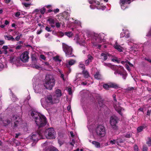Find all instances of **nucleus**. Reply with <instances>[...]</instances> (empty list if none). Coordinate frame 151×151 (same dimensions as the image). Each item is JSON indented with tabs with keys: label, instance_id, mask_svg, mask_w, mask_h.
<instances>
[{
	"label": "nucleus",
	"instance_id": "1a4fd4ad",
	"mask_svg": "<svg viewBox=\"0 0 151 151\" xmlns=\"http://www.w3.org/2000/svg\"><path fill=\"white\" fill-rule=\"evenodd\" d=\"M102 34H95L93 40V44L94 46L97 47V48H100L101 47V45L99 44L102 42L103 38Z\"/></svg>",
	"mask_w": 151,
	"mask_h": 151
},
{
	"label": "nucleus",
	"instance_id": "774afa93",
	"mask_svg": "<svg viewBox=\"0 0 151 151\" xmlns=\"http://www.w3.org/2000/svg\"><path fill=\"white\" fill-rule=\"evenodd\" d=\"M150 110H148L147 111V115L148 116H150Z\"/></svg>",
	"mask_w": 151,
	"mask_h": 151
},
{
	"label": "nucleus",
	"instance_id": "a211bd4d",
	"mask_svg": "<svg viewBox=\"0 0 151 151\" xmlns=\"http://www.w3.org/2000/svg\"><path fill=\"white\" fill-rule=\"evenodd\" d=\"M29 57L27 52H24L20 56V59L23 62H27L28 60Z\"/></svg>",
	"mask_w": 151,
	"mask_h": 151
},
{
	"label": "nucleus",
	"instance_id": "f3484780",
	"mask_svg": "<svg viewBox=\"0 0 151 151\" xmlns=\"http://www.w3.org/2000/svg\"><path fill=\"white\" fill-rule=\"evenodd\" d=\"M103 87L106 90H108L110 88H116L118 87V86L115 83H108V84H104L103 85Z\"/></svg>",
	"mask_w": 151,
	"mask_h": 151
},
{
	"label": "nucleus",
	"instance_id": "3c124183",
	"mask_svg": "<svg viewBox=\"0 0 151 151\" xmlns=\"http://www.w3.org/2000/svg\"><path fill=\"white\" fill-rule=\"evenodd\" d=\"M45 29L48 32H50L52 31L51 28L48 27V26H46L45 27Z\"/></svg>",
	"mask_w": 151,
	"mask_h": 151
},
{
	"label": "nucleus",
	"instance_id": "58836bf2",
	"mask_svg": "<svg viewBox=\"0 0 151 151\" xmlns=\"http://www.w3.org/2000/svg\"><path fill=\"white\" fill-rule=\"evenodd\" d=\"M73 23L75 24H77L78 26H80L81 25V23L80 22L77 20H75L74 22H73Z\"/></svg>",
	"mask_w": 151,
	"mask_h": 151
},
{
	"label": "nucleus",
	"instance_id": "2eb2a0df",
	"mask_svg": "<svg viewBox=\"0 0 151 151\" xmlns=\"http://www.w3.org/2000/svg\"><path fill=\"white\" fill-rule=\"evenodd\" d=\"M63 48L67 56L69 57L72 56V49L70 46H69L64 43H63Z\"/></svg>",
	"mask_w": 151,
	"mask_h": 151
},
{
	"label": "nucleus",
	"instance_id": "cd10ccee",
	"mask_svg": "<svg viewBox=\"0 0 151 151\" xmlns=\"http://www.w3.org/2000/svg\"><path fill=\"white\" fill-rule=\"evenodd\" d=\"M4 38L6 40H11L12 41H15V39L11 35L9 36L5 35L4 36Z\"/></svg>",
	"mask_w": 151,
	"mask_h": 151
},
{
	"label": "nucleus",
	"instance_id": "8fccbe9b",
	"mask_svg": "<svg viewBox=\"0 0 151 151\" xmlns=\"http://www.w3.org/2000/svg\"><path fill=\"white\" fill-rule=\"evenodd\" d=\"M79 68H82L83 70L85 68V66L82 63H80L79 64Z\"/></svg>",
	"mask_w": 151,
	"mask_h": 151
},
{
	"label": "nucleus",
	"instance_id": "ddd939ff",
	"mask_svg": "<svg viewBox=\"0 0 151 151\" xmlns=\"http://www.w3.org/2000/svg\"><path fill=\"white\" fill-rule=\"evenodd\" d=\"M12 121L14 122V127L15 128H17L19 129L22 127L23 124L20 117L14 116L12 117Z\"/></svg>",
	"mask_w": 151,
	"mask_h": 151
},
{
	"label": "nucleus",
	"instance_id": "4d7b16f0",
	"mask_svg": "<svg viewBox=\"0 0 151 151\" xmlns=\"http://www.w3.org/2000/svg\"><path fill=\"white\" fill-rule=\"evenodd\" d=\"M32 60L33 61V62H35L37 60L36 58L35 57L32 56Z\"/></svg>",
	"mask_w": 151,
	"mask_h": 151
},
{
	"label": "nucleus",
	"instance_id": "4be33fe9",
	"mask_svg": "<svg viewBox=\"0 0 151 151\" xmlns=\"http://www.w3.org/2000/svg\"><path fill=\"white\" fill-rule=\"evenodd\" d=\"M134 41V40L132 39H129L127 40V42L128 44L131 46V47H130L131 50H134V47H135V46L136 45H133Z\"/></svg>",
	"mask_w": 151,
	"mask_h": 151
},
{
	"label": "nucleus",
	"instance_id": "c85d7f7f",
	"mask_svg": "<svg viewBox=\"0 0 151 151\" xmlns=\"http://www.w3.org/2000/svg\"><path fill=\"white\" fill-rule=\"evenodd\" d=\"M0 122L1 123L4 124L5 126H6V125L10 123V121L9 120H8V119L6 120L5 121L4 120H3L2 119V118H0Z\"/></svg>",
	"mask_w": 151,
	"mask_h": 151
},
{
	"label": "nucleus",
	"instance_id": "bf43d9fd",
	"mask_svg": "<svg viewBox=\"0 0 151 151\" xmlns=\"http://www.w3.org/2000/svg\"><path fill=\"white\" fill-rule=\"evenodd\" d=\"M59 9H58L57 8L56 9H54L53 10V12L55 13H57L59 12Z\"/></svg>",
	"mask_w": 151,
	"mask_h": 151
},
{
	"label": "nucleus",
	"instance_id": "603ef678",
	"mask_svg": "<svg viewBox=\"0 0 151 151\" xmlns=\"http://www.w3.org/2000/svg\"><path fill=\"white\" fill-rule=\"evenodd\" d=\"M121 63L123 64L124 63H128V64H129V65L130 66H131V67H132L133 66V65L132 64H131V63H130V62H128V63H126L124 61H121Z\"/></svg>",
	"mask_w": 151,
	"mask_h": 151
},
{
	"label": "nucleus",
	"instance_id": "f03ea898",
	"mask_svg": "<svg viewBox=\"0 0 151 151\" xmlns=\"http://www.w3.org/2000/svg\"><path fill=\"white\" fill-rule=\"evenodd\" d=\"M29 114L30 118L35 120L36 124L39 128L46 125L47 120L45 117L35 110L32 109L30 111Z\"/></svg>",
	"mask_w": 151,
	"mask_h": 151
},
{
	"label": "nucleus",
	"instance_id": "de8ad7c7",
	"mask_svg": "<svg viewBox=\"0 0 151 151\" xmlns=\"http://www.w3.org/2000/svg\"><path fill=\"white\" fill-rule=\"evenodd\" d=\"M46 9L45 8H42L40 9V12L42 14H44L45 12Z\"/></svg>",
	"mask_w": 151,
	"mask_h": 151
},
{
	"label": "nucleus",
	"instance_id": "e2e57ef3",
	"mask_svg": "<svg viewBox=\"0 0 151 151\" xmlns=\"http://www.w3.org/2000/svg\"><path fill=\"white\" fill-rule=\"evenodd\" d=\"M4 43V40H0V45H1Z\"/></svg>",
	"mask_w": 151,
	"mask_h": 151
},
{
	"label": "nucleus",
	"instance_id": "69168bd1",
	"mask_svg": "<svg viewBox=\"0 0 151 151\" xmlns=\"http://www.w3.org/2000/svg\"><path fill=\"white\" fill-rule=\"evenodd\" d=\"M147 147H144L143 148V151H147Z\"/></svg>",
	"mask_w": 151,
	"mask_h": 151
},
{
	"label": "nucleus",
	"instance_id": "c03bdc74",
	"mask_svg": "<svg viewBox=\"0 0 151 151\" xmlns=\"http://www.w3.org/2000/svg\"><path fill=\"white\" fill-rule=\"evenodd\" d=\"M132 135V133L130 132H128L127 133L125 136L126 137L129 138Z\"/></svg>",
	"mask_w": 151,
	"mask_h": 151
},
{
	"label": "nucleus",
	"instance_id": "37998d69",
	"mask_svg": "<svg viewBox=\"0 0 151 151\" xmlns=\"http://www.w3.org/2000/svg\"><path fill=\"white\" fill-rule=\"evenodd\" d=\"M147 143L149 146H151V137L148 138V140L147 142Z\"/></svg>",
	"mask_w": 151,
	"mask_h": 151
},
{
	"label": "nucleus",
	"instance_id": "6e6552de",
	"mask_svg": "<svg viewBox=\"0 0 151 151\" xmlns=\"http://www.w3.org/2000/svg\"><path fill=\"white\" fill-rule=\"evenodd\" d=\"M88 1L91 4L90 5V8L91 9H94L96 8L97 9L103 10L106 8L105 6L102 4H100L99 2L96 0H88Z\"/></svg>",
	"mask_w": 151,
	"mask_h": 151
},
{
	"label": "nucleus",
	"instance_id": "f257e3e1",
	"mask_svg": "<svg viewBox=\"0 0 151 151\" xmlns=\"http://www.w3.org/2000/svg\"><path fill=\"white\" fill-rule=\"evenodd\" d=\"M62 95L61 90L59 89H57L55 91L53 98L51 96L49 95L41 99L40 101L42 106L44 108L47 109L50 105L58 103Z\"/></svg>",
	"mask_w": 151,
	"mask_h": 151
},
{
	"label": "nucleus",
	"instance_id": "13d9d810",
	"mask_svg": "<svg viewBox=\"0 0 151 151\" xmlns=\"http://www.w3.org/2000/svg\"><path fill=\"white\" fill-rule=\"evenodd\" d=\"M22 35H20V36L18 35L16 37L15 40H16L17 41H19L20 38V36H21Z\"/></svg>",
	"mask_w": 151,
	"mask_h": 151
},
{
	"label": "nucleus",
	"instance_id": "49530a36",
	"mask_svg": "<svg viewBox=\"0 0 151 151\" xmlns=\"http://www.w3.org/2000/svg\"><path fill=\"white\" fill-rule=\"evenodd\" d=\"M57 34L58 36L60 37H63L64 35V34L61 31L58 32V33Z\"/></svg>",
	"mask_w": 151,
	"mask_h": 151
},
{
	"label": "nucleus",
	"instance_id": "7ed1b4c3",
	"mask_svg": "<svg viewBox=\"0 0 151 151\" xmlns=\"http://www.w3.org/2000/svg\"><path fill=\"white\" fill-rule=\"evenodd\" d=\"M55 85V80L53 77L51 75L46 76L43 84L45 88L51 90Z\"/></svg>",
	"mask_w": 151,
	"mask_h": 151
},
{
	"label": "nucleus",
	"instance_id": "393cba45",
	"mask_svg": "<svg viewBox=\"0 0 151 151\" xmlns=\"http://www.w3.org/2000/svg\"><path fill=\"white\" fill-rule=\"evenodd\" d=\"M75 61L73 60H70L66 61V66L68 68L72 65H73L75 63Z\"/></svg>",
	"mask_w": 151,
	"mask_h": 151
},
{
	"label": "nucleus",
	"instance_id": "72a5a7b5",
	"mask_svg": "<svg viewBox=\"0 0 151 151\" xmlns=\"http://www.w3.org/2000/svg\"><path fill=\"white\" fill-rule=\"evenodd\" d=\"M83 73L86 78H87L89 76V74L88 72L85 70H83Z\"/></svg>",
	"mask_w": 151,
	"mask_h": 151
},
{
	"label": "nucleus",
	"instance_id": "bb28decb",
	"mask_svg": "<svg viewBox=\"0 0 151 151\" xmlns=\"http://www.w3.org/2000/svg\"><path fill=\"white\" fill-rule=\"evenodd\" d=\"M32 67L38 69L41 68V67L39 64L36 62H33L32 64Z\"/></svg>",
	"mask_w": 151,
	"mask_h": 151
},
{
	"label": "nucleus",
	"instance_id": "aec40b11",
	"mask_svg": "<svg viewBox=\"0 0 151 151\" xmlns=\"http://www.w3.org/2000/svg\"><path fill=\"white\" fill-rule=\"evenodd\" d=\"M123 32L121 33L120 34V37H124L126 38H128L129 37V33L128 30L127 29H123Z\"/></svg>",
	"mask_w": 151,
	"mask_h": 151
},
{
	"label": "nucleus",
	"instance_id": "338daca9",
	"mask_svg": "<svg viewBox=\"0 0 151 151\" xmlns=\"http://www.w3.org/2000/svg\"><path fill=\"white\" fill-rule=\"evenodd\" d=\"M9 24V22L7 20H5V25H7Z\"/></svg>",
	"mask_w": 151,
	"mask_h": 151
},
{
	"label": "nucleus",
	"instance_id": "c756f323",
	"mask_svg": "<svg viewBox=\"0 0 151 151\" xmlns=\"http://www.w3.org/2000/svg\"><path fill=\"white\" fill-rule=\"evenodd\" d=\"M94 78L97 79H100L101 78V76L99 71L96 72L94 75Z\"/></svg>",
	"mask_w": 151,
	"mask_h": 151
},
{
	"label": "nucleus",
	"instance_id": "423d86ee",
	"mask_svg": "<svg viewBox=\"0 0 151 151\" xmlns=\"http://www.w3.org/2000/svg\"><path fill=\"white\" fill-rule=\"evenodd\" d=\"M27 138L28 139H29L31 142L33 143H36L40 139H44V137L43 136L42 130L40 129V131L37 132L32 133V135L29 136Z\"/></svg>",
	"mask_w": 151,
	"mask_h": 151
},
{
	"label": "nucleus",
	"instance_id": "9b49d317",
	"mask_svg": "<svg viewBox=\"0 0 151 151\" xmlns=\"http://www.w3.org/2000/svg\"><path fill=\"white\" fill-rule=\"evenodd\" d=\"M33 85L35 92L36 93H42L45 90L43 84H42L40 82H36Z\"/></svg>",
	"mask_w": 151,
	"mask_h": 151
},
{
	"label": "nucleus",
	"instance_id": "6ab92c4d",
	"mask_svg": "<svg viewBox=\"0 0 151 151\" xmlns=\"http://www.w3.org/2000/svg\"><path fill=\"white\" fill-rule=\"evenodd\" d=\"M115 109L120 115L122 116L123 113L125 111V109L119 106V105H116L114 106Z\"/></svg>",
	"mask_w": 151,
	"mask_h": 151
},
{
	"label": "nucleus",
	"instance_id": "0eeeda50",
	"mask_svg": "<svg viewBox=\"0 0 151 151\" xmlns=\"http://www.w3.org/2000/svg\"><path fill=\"white\" fill-rule=\"evenodd\" d=\"M96 134L94 133L93 136L95 139H97V137H103L106 134L105 129L104 127L102 125H99L96 130Z\"/></svg>",
	"mask_w": 151,
	"mask_h": 151
},
{
	"label": "nucleus",
	"instance_id": "0e129e2a",
	"mask_svg": "<svg viewBox=\"0 0 151 151\" xmlns=\"http://www.w3.org/2000/svg\"><path fill=\"white\" fill-rule=\"evenodd\" d=\"M67 110L68 111H70V110L71 109V106L70 105H68L67 108Z\"/></svg>",
	"mask_w": 151,
	"mask_h": 151
},
{
	"label": "nucleus",
	"instance_id": "a878e982",
	"mask_svg": "<svg viewBox=\"0 0 151 151\" xmlns=\"http://www.w3.org/2000/svg\"><path fill=\"white\" fill-rule=\"evenodd\" d=\"M4 60V59L0 58V70H1L4 68L6 67V64L3 62Z\"/></svg>",
	"mask_w": 151,
	"mask_h": 151
},
{
	"label": "nucleus",
	"instance_id": "7c9ffc66",
	"mask_svg": "<svg viewBox=\"0 0 151 151\" xmlns=\"http://www.w3.org/2000/svg\"><path fill=\"white\" fill-rule=\"evenodd\" d=\"M91 142L92 144L93 145L96 147L99 148L101 147L100 144L99 142L93 141Z\"/></svg>",
	"mask_w": 151,
	"mask_h": 151
},
{
	"label": "nucleus",
	"instance_id": "2f4dec72",
	"mask_svg": "<svg viewBox=\"0 0 151 151\" xmlns=\"http://www.w3.org/2000/svg\"><path fill=\"white\" fill-rule=\"evenodd\" d=\"M145 127L144 126L139 127L137 128V132H142Z\"/></svg>",
	"mask_w": 151,
	"mask_h": 151
},
{
	"label": "nucleus",
	"instance_id": "052dcab7",
	"mask_svg": "<svg viewBox=\"0 0 151 151\" xmlns=\"http://www.w3.org/2000/svg\"><path fill=\"white\" fill-rule=\"evenodd\" d=\"M145 59L147 61H148L150 63H151V59H150L149 58H145Z\"/></svg>",
	"mask_w": 151,
	"mask_h": 151
},
{
	"label": "nucleus",
	"instance_id": "680f3d73",
	"mask_svg": "<svg viewBox=\"0 0 151 151\" xmlns=\"http://www.w3.org/2000/svg\"><path fill=\"white\" fill-rule=\"evenodd\" d=\"M43 65L47 66H48L49 65V63L47 62H45L43 63Z\"/></svg>",
	"mask_w": 151,
	"mask_h": 151
},
{
	"label": "nucleus",
	"instance_id": "f8f14e48",
	"mask_svg": "<svg viewBox=\"0 0 151 151\" xmlns=\"http://www.w3.org/2000/svg\"><path fill=\"white\" fill-rule=\"evenodd\" d=\"M111 58V60L114 62L119 63L120 60L117 57H114L113 56L110 55L107 52H103L101 54V58L103 59L104 60H106L108 57Z\"/></svg>",
	"mask_w": 151,
	"mask_h": 151
},
{
	"label": "nucleus",
	"instance_id": "473e14b6",
	"mask_svg": "<svg viewBox=\"0 0 151 151\" xmlns=\"http://www.w3.org/2000/svg\"><path fill=\"white\" fill-rule=\"evenodd\" d=\"M10 92H11L10 93L11 94L10 95V96H11V98H12V100L13 101H15V100H16L17 99L16 97L14 95L13 93L11 92V91H10Z\"/></svg>",
	"mask_w": 151,
	"mask_h": 151
},
{
	"label": "nucleus",
	"instance_id": "79ce46f5",
	"mask_svg": "<svg viewBox=\"0 0 151 151\" xmlns=\"http://www.w3.org/2000/svg\"><path fill=\"white\" fill-rule=\"evenodd\" d=\"M23 5L26 7H29L31 5L30 4L27 3L25 2H22Z\"/></svg>",
	"mask_w": 151,
	"mask_h": 151
},
{
	"label": "nucleus",
	"instance_id": "c9c22d12",
	"mask_svg": "<svg viewBox=\"0 0 151 151\" xmlns=\"http://www.w3.org/2000/svg\"><path fill=\"white\" fill-rule=\"evenodd\" d=\"M65 34L69 37H71L73 36V33L70 32H65Z\"/></svg>",
	"mask_w": 151,
	"mask_h": 151
},
{
	"label": "nucleus",
	"instance_id": "dca6fc26",
	"mask_svg": "<svg viewBox=\"0 0 151 151\" xmlns=\"http://www.w3.org/2000/svg\"><path fill=\"white\" fill-rule=\"evenodd\" d=\"M10 61L12 64H14L17 66L21 65L20 61L19 59L16 57H10Z\"/></svg>",
	"mask_w": 151,
	"mask_h": 151
},
{
	"label": "nucleus",
	"instance_id": "412c9836",
	"mask_svg": "<svg viewBox=\"0 0 151 151\" xmlns=\"http://www.w3.org/2000/svg\"><path fill=\"white\" fill-rule=\"evenodd\" d=\"M47 21L49 22V23L50 24V26L54 28L55 27V19L51 17H48Z\"/></svg>",
	"mask_w": 151,
	"mask_h": 151
},
{
	"label": "nucleus",
	"instance_id": "20e7f679",
	"mask_svg": "<svg viewBox=\"0 0 151 151\" xmlns=\"http://www.w3.org/2000/svg\"><path fill=\"white\" fill-rule=\"evenodd\" d=\"M42 130L43 136L49 139H55L56 136V133L54 129L52 128H48L45 131Z\"/></svg>",
	"mask_w": 151,
	"mask_h": 151
},
{
	"label": "nucleus",
	"instance_id": "09e8293b",
	"mask_svg": "<svg viewBox=\"0 0 151 151\" xmlns=\"http://www.w3.org/2000/svg\"><path fill=\"white\" fill-rule=\"evenodd\" d=\"M147 36L151 37V27L149 31L146 34Z\"/></svg>",
	"mask_w": 151,
	"mask_h": 151
},
{
	"label": "nucleus",
	"instance_id": "4c0bfd02",
	"mask_svg": "<svg viewBox=\"0 0 151 151\" xmlns=\"http://www.w3.org/2000/svg\"><path fill=\"white\" fill-rule=\"evenodd\" d=\"M2 48L4 50V53L6 54L7 52L6 50L8 48V46L7 45H4L2 47Z\"/></svg>",
	"mask_w": 151,
	"mask_h": 151
},
{
	"label": "nucleus",
	"instance_id": "e433bc0d",
	"mask_svg": "<svg viewBox=\"0 0 151 151\" xmlns=\"http://www.w3.org/2000/svg\"><path fill=\"white\" fill-rule=\"evenodd\" d=\"M58 71L59 73L60 74L61 78H62L63 80L65 81V78H64V75L63 74L62 71L61 70L59 69H58Z\"/></svg>",
	"mask_w": 151,
	"mask_h": 151
},
{
	"label": "nucleus",
	"instance_id": "5701e85b",
	"mask_svg": "<svg viewBox=\"0 0 151 151\" xmlns=\"http://www.w3.org/2000/svg\"><path fill=\"white\" fill-rule=\"evenodd\" d=\"M113 45L114 48L119 51L122 52V47L119 45L116 41H115V44Z\"/></svg>",
	"mask_w": 151,
	"mask_h": 151
},
{
	"label": "nucleus",
	"instance_id": "39448f33",
	"mask_svg": "<svg viewBox=\"0 0 151 151\" xmlns=\"http://www.w3.org/2000/svg\"><path fill=\"white\" fill-rule=\"evenodd\" d=\"M112 68L114 70V73L115 75L122 76L124 80L126 79L127 74L123 67L121 66H113Z\"/></svg>",
	"mask_w": 151,
	"mask_h": 151
},
{
	"label": "nucleus",
	"instance_id": "a19ab883",
	"mask_svg": "<svg viewBox=\"0 0 151 151\" xmlns=\"http://www.w3.org/2000/svg\"><path fill=\"white\" fill-rule=\"evenodd\" d=\"M55 27H56L57 28H59L61 24V22H55Z\"/></svg>",
	"mask_w": 151,
	"mask_h": 151
},
{
	"label": "nucleus",
	"instance_id": "ea45409f",
	"mask_svg": "<svg viewBox=\"0 0 151 151\" xmlns=\"http://www.w3.org/2000/svg\"><path fill=\"white\" fill-rule=\"evenodd\" d=\"M66 90H67L69 95H71L72 94V92L71 91V89L70 87L67 88Z\"/></svg>",
	"mask_w": 151,
	"mask_h": 151
},
{
	"label": "nucleus",
	"instance_id": "9d476101",
	"mask_svg": "<svg viewBox=\"0 0 151 151\" xmlns=\"http://www.w3.org/2000/svg\"><path fill=\"white\" fill-rule=\"evenodd\" d=\"M74 40H76L77 42L82 46L83 53V54H85L87 52V51L88 50L89 48L86 45V44L84 40H81L78 34H76L75 35Z\"/></svg>",
	"mask_w": 151,
	"mask_h": 151
},
{
	"label": "nucleus",
	"instance_id": "864d4df0",
	"mask_svg": "<svg viewBox=\"0 0 151 151\" xmlns=\"http://www.w3.org/2000/svg\"><path fill=\"white\" fill-rule=\"evenodd\" d=\"M40 58L44 60H45L46 59L45 57L43 55H41Z\"/></svg>",
	"mask_w": 151,
	"mask_h": 151
},
{
	"label": "nucleus",
	"instance_id": "4468645a",
	"mask_svg": "<svg viewBox=\"0 0 151 151\" xmlns=\"http://www.w3.org/2000/svg\"><path fill=\"white\" fill-rule=\"evenodd\" d=\"M118 121V118L115 116H112L110 118V125L111 127L114 130H117L118 129V127L117 126Z\"/></svg>",
	"mask_w": 151,
	"mask_h": 151
},
{
	"label": "nucleus",
	"instance_id": "5fc2aeb1",
	"mask_svg": "<svg viewBox=\"0 0 151 151\" xmlns=\"http://www.w3.org/2000/svg\"><path fill=\"white\" fill-rule=\"evenodd\" d=\"M20 15V13L19 12H16L15 14V16L16 17H19Z\"/></svg>",
	"mask_w": 151,
	"mask_h": 151
},
{
	"label": "nucleus",
	"instance_id": "f704fd0d",
	"mask_svg": "<svg viewBox=\"0 0 151 151\" xmlns=\"http://www.w3.org/2000/svg\"><path fill=\"white\" fill-rule=\"evenodd\" d=\"M119 143L118 140H113L110 141V144L111 145L116 144L117 145H119Z\"/></svg>",
	"mask_w": 151,
	"mask_h": 151
},
{
	"label": "nucleus",
	"instance_id": "a18cd8bd",
	"mask_svg": "<svg viewBox=\"0 0 151 151\" xmlns=\"http://www.w3.org/2000/svg\"><path fill=\"white\" fill-rule=\"evenodd\" d=\"M54 60L56 62H60L61 61V60L59 59V57L56 56L55 57H54Z\"/></svg>",
	"mask_w": 151,
	"mask_h": 151
},
{
	"label": "nucleus",
	"instance_id": "6e6d98bb",
	"mask_svg": "<svg viewBox=\"0 0 151 151\" xmlns=\"http://www.w3.org/2000/svg\"><path fill=\"white\" fill-rule=\"evenodd\" d=\"M134 151H138V146L135 145L134 146Z\"/></svg>",
	"mask_w": 151,
	"mask_h": 151
},
{
	"label": "nucleus",
	"instance_id": "b1692460",
	"mask_svg": "<svg viewBox=\"0 0 151 151\" xmlns=\"http://www.w3.org/2000/svg\"><path fill=\"white\" fill-rule=\"evenodd\" d=\"M88 59L85 61V64L87 65L89 63L91 62L93 59V57L90 55H88L87 56Z\"/></svg>",
	"mask_w": 151,
	"mask_h": 151
}]
</instances>
